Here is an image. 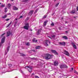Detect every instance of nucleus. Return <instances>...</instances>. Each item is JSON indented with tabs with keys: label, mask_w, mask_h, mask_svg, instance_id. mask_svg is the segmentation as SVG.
Here are the masks:
<instances>
[{
	"label": "nucleus",
	"mask_w": 78,
	"mask_h": 78,
	"mask_svg": "<svg viewBox=\"0 0 78 78\" xmlns=\"http://www.w3.org/2000/svg\"><path fill=\"white\" fill-rule=\"evenodd\" d=\"M48 22V21H46L44 22V26H46L47 25V23Z\"/></svg>",
	"instance_id": "20"
},
{
	"label": "nucleus",
	"mask_w": 78,
	"mask_h": 78,
	"mask_svg": "<svg viewBox=\"0 0 78 78\" xmlns=\"http://www.w3.org/2000/svg\"><path fill=\"white\" fill-rule=\"evenodd\" d=\"M32 41L33 42H37V40H36L35 38H34L33 39Z\"/></svg>",
	"instance_id": "18"
},
{
	"label": "nucleus",
	"mask_w": 78,
	"mask_h": 78,
	"mask_svg": "<svg viewBox=\"0 0 78 78\" xmlns=\"http://www.w3.org/2000/svg\"><path fill=\"white\" fill-rule=\"evenodd\" d=\"M29 1H30V0H23V2H26V3H27V2H28Z\"/></svg>",
	"instance_id": "22"
},
{
	"label": "nucleus",
	"mask_w": 78,
	"mask_h": 78,
	"mask_svg": "<svg viewBox=\"0 0 78 78\" xmlns=\"http://www.w3.org/2000/svg\"><path fill=\"white\" fill-rule=\"evenodd\" d=\"M51 26H54V23H51Z\"/></svg>",
	"instance_id": "35"
},
{
	"label": "nucleus",
	"mask_w": 78,
	"mask_h": 78,
	"mask_svg": "<svg viewBox=\"0 0 78 78\" xmlns=\"http://www.w3.org/2000/svg\"><path fill=\"white\" fill-rule=\"evenodd\" d=\"M28 19H29V17H27V18L26 19V20H28Z\"/></svg>",
	"instance_id": "38"
},
{
	"label": "nucleus",
	"mask_w": 78,
	"mask_h": 78,
	"mask_svg": "<svg viewBox=\"0 0 78 78\" xmlns=\"http://www.w3.org/2000/svg\"><path fill=\"white\" fill-rule=\"evenodd\" d=\"M21 56H25V55L23 53L20 54Z\"/></svg>",
	"instance_id": "28"
},
{
	"label": "nucleus",
	"mask_w": 78,
	"mask_h": 78,
	"mask_svg": "<svg viewBox=\"0 0 78 78\" xmlns=\"http://www.w3.org/2000/svg\"><path fill=\"white\" fill-rule=\"evenodd\" d=\"M59 3H58L57 4L55 5V7H57V6H58V5H59Z\"/></svg>",
	"instance_id": "30"
},
{
	"label": "nucleus",
	"mask_w": 78,
	"mask_h": 78,
	"mask_svg": "<svg viewBox=\"0 0 78 78\" xmlns=\"http://www.w3.org/2000/svg\"><path fill=\"white\" fill-rule=\"evenodd\" d=\"M37 11H38V10L37 9L35 11L34 13H36V12H37Z\"/></svg>",
	"instance_id": "33"
},
{
	"label": "nucleus",
	"mask_w": 78,
	"mask_h": 78,
	"mask_svg": "<svg viewBox=\"0 0 78 78\" xmlns=\"http://www.w3.org/2000/svg\"><path fill=\"white\" fill-rule=\"evenodd\" d=\"M4 12H7V10H5Z\"/></svg>",
	"instance_id": "40"
},
{
	"label": "nucleus",
	"mask_w": 78,
	"mask_h": 78,
	"mask_svg": "<svg viewBox=\"0 0 78 78\" xmlns=\"http://www.w3.org/2000/svg\"><path fill=\"white\" fill-rule=\"evenodd\" d=\"M44 57L45 59L48 60V59H50L52 58H53V55H50L48 54H47L44 55Z\"/></svg>",
	"instance_id": "1"
},
{
	"label": "nucleus",
	"mask_w": 78,
	"mask_h": 78,
	"mask_svg": "<svg viewBox=\"0 0 78 78\" xmlns=\"http://www.w3.org/2000/svg\"><path fill=\"white\" fill-rule=\"evenodd\" d=\"M56 0H55V1Z\"/></svg>",
	"instance_id": "54"
},
{
	"label": "nucleus",
	"mask_w": 78,
	"mask_h": 78,
	"mask_svg": "<svg viewBox=\"0 0 78 78\" xmlns=\"http://www.w3.org/2000/svg\"><path fill=\"white\" fill-rule=\"evenodd\" d=\"M1 4H2V3L0 2V5Z\"/></svg>",
	"instance_id": "53"
},
{
	"label": "nucleus",
	"mask_w": 78,
	"mask_h": 78,
	"mask_svg": "<svg viewBox=\"0 0 78 78\" xmlns=\"http://www.w3.org/2000/svg\"><path fill=\"white\" fill-rule=\"evenodd\" d=\"M33 12H34V10H31L28 13V15L29 16H32L33 15Z\"/></svg>",
	"instance_id": "7"
},
{
	"label": "nucleus",
	"mask_w": 78,
	"mask_h": 78,
	"mask_svg": "<svg viewBox=\"0 0 78 78\" xmlns=\"http://www.w3.org/2000/svg\"><path fill=\"white\" fill-rule=\"evenodd\" d=\"M41 30H42V29H40L39 30H38V32H37V34L38 35L40 34V33L41 32Z\"/></svg>",
	"instance_id": "15"
},
{
	"label": "nucleus",
	"mask_w": 78,
	"mask_h": 78,
	"mask_svg": "<svg viewBox=\"0 0 78 78\" xmlns=\"http://www.w3.org/2000/svg\"><path fill=\"white\" fill-rule=\"evenodd\" d=\"M71 70H73V68H71Z\"/></svg>",
	"instance_id": "44"
},
{
	"label": "nucleus",
	"mask_w": 78,
	"mask_h": 78,
	"mask_svg": "<svg viewBox=\"0 0 78 78\" xmlns=\"http://www.w3.org/2000/svg\"><path fill=\"white\" fill-rule=\"evenodd\" d=\"M9 66L10 67H11L12 66V65H11V64H9Z\"/></svg>",
	"instance_id": "36"
},
{
	"label": "nucleus",
	"mask_w": 78,
	"mask_h": 78,
	"mask_svg": "<svg viewBox=\"0 0 78 78\" xmlns=\"http://www.w3.org/2000/svg\"><path fill=\"white\" fill-rule=\"evenodd\" d=\"M76 9L77 11H78V6L77 7V8Z\"/></svg>",
	"instance_id": "41"
},
{
	"label": "nucleus",
	"mask_w": 78,
	"mask_h": 78,
	"mask_svg": "<svg viewBox=\"0 0 78 78\" xmlns=\"http://www.w3.org/2000/svg\"><path fill=\"white\" fill-rule=\"evenodd\" d=\"M25 69H27L28 71L29 72H31L32 71V69L31 68V66H26L25 67Z\"/></svg>",
	"instance_id": "2"
},
{
	"label": "nucleus",
	"mask_w": 78,
	"mask_h": 78,
	"mask_svg": "<svg viewBox=\"0 0 78 78\" xmlns=\"http://www.w3.org/2000/svg\"><path fill=\"white\" fill-rule=\"evenodd\" d=\"M48 37H49V38H50V39H51V37H50L49 36H48Z\"/></svg>",
	"instance_id": "46"
},
{
	"label": "nucleus",
	"mask_w": 78,
	"mask_h": 78,
	"mask_svg": "<svg viewBox=\"0 0 78 78\" xmlns=\"http://www.w3.org/2000/svg\"><path fill=\"white\" fill-rule=\"evenodd\" d=\"M55 35H52L51 36L52 37H53V38H55Z\"/></svg>",
	"instance_id": "29"
},
{
	"label": "nucleus",
	"mask_w": 78,
	"mask_h": 78,
	"mask_svg": "<svg viewBox=\"0 0 78 78\" xmlns=\"http://www.w3.org/2000/svg\"><path fill=\"white\" fill-rule=\"evenodd\" d=\"M23 17V16H21L20 17V18H22Z\"/></svg>",
	"instance_id": "43"
},
{
	"label": "nucleus",
	"mask_w": 78,
	"mask_h": 78,
	"mask_svg": "<svg viewBox=\"0 0 78 78\" xmlns=\"http://www.w3.org/2000/svg\"><path fill=\"white\" fill-rule=\"evenodd\" d=\"M46 17H47V16H44V17H43V18L45 19Z\"/></svg>",
	"instance_id": "37"
},
{
	"label": "nucleus",
	"mask_w": 78,
	"mask_h": 78,
	"mask_svg": "<svg viewBox=\"0 0 78 78\" xmlns=\"http://www.w3.org/2000/svg\"><path fill=\"white\" fill-rule=\"evenodd\" d=\"M5 37H4L1 40V42L0 43V47L2 45V44L5 42Z\"/></svg>",
	"instance_id": "4"
},
{
	"label": "nucleus",
	"mask_w": 78,
	"mask_h": 78,
	"mask_svg": "<svg viewBox=\"0 0 78 78\" xmlns=\"http://www.w3.org/2000/svg\"><path fill=\"white\" fill-rule=\"evenodd\" d=\"M59 44L62 45H64V46H65V45H66V43L65 42H60L59 43Z\"/></svg>",
	"instance_id": "11"
},
{
	"label": "nucleus",
	"mask_w": 78,
	"mask_h": 78,
	"mask_svg": "<svg viewBox=\"0 0 78 78\" xmlns=\"http://www.w3.org/2000/svg\"><path fill=\"white\" fill-rule=\"evenodd\" d=\"M65 68L66 69H68V66L66 65H64V68Z\"/></svg>",
	"instance_id": "25"
},
{
	"label": "nucleus",
	"mask_w": 78,
	"mask_h": 78,
	"mask_svg": "<svg viewBox=\"0 0 78 78\" xmlns=\"http://www.w3.org/2000/svg\"><path fill=\"white\" fill-rule=\"evenodd\" d=\"M5 7V5H2L1 6V7Z\"/></svg>",
	"instance_id": "34"
},
{
	"label": "nucleus",
	"mask_w": 78,
	"mask_h": 78,
	"mask_svg": "<svg viewBox=\"0 0 78 78\" xmlns=\"http://www.w3.org/2000/svg\"><path fill=\"white\" fill-rule=\"evenodd\" d=\"M12 2H13V1H14V0H11Z\"/></svg>",
	"instance_id": "51"
},
{
	"label": "nucleus",
	"mask_w": 78,
	"mask_h": 78,
	"mask_svg": "<svg viewBox=\"0 0 78 78\" xmlns=\"http://www.w3.org/2000/svg\"><path fill=\"white\" fill-rule=\"evenodd\" d=\"M7 8H8L9 9H10V8H11V4L9 3L7 5Z\"/></svg>",
	"instance_id": "12"
},
{
	"label": "nucleus",
	"mask_w": 78,
	"mask_h": 78,
	"mask_svg": "<svg viewBox=\"0 0 78 78\" xmlns=\"http://www.w3.org/2000/svg\"><path fill=\"white\" fill-rule=\"evenodd\" d=\"M64 64H62L59 65L60 69H64Z\"/></svg>",
	"instance_id": "14"
},
{
	"label": "nucleus",
	"mask_w": 78,
	"mask_h": 78,
	"mask_svg": "<svg viewBox=\"0 0 78 78\" xmlns=\"http://www.w3.org/2000/svg\"><path fill=\"white\" fill-rule=\"evenodd\" d=\"M15 20H17V19H15Z\"/></svg>",
	"instance_id": "50"
},
{
	"label": "nucleus",
	"mask_w": 78,
	"mask_h": 78,
	"mask_svg": "<svg viewBox=\"0 0 78 78\" xmlns=\"http://www.w3.org/2000/svg\"><path fill=\"white\" fill-rule=\"evenodd\" d=\"M40 48H41V46H36L35 47L36 49H39Z\"/></svg>",
	"instance_id": "24"
},
{
	"label": "nucleus",
	"mask_w": 78,
	"mask_h": 78,
	"mask_svg": "<svg viewBox=\"0 0 78 78\" xmlns=\"http://www.w3.org/2000/svg\"><path fill=\"white\" fill-rule=\"evenodd\" d=\"M33 51H34V52H35V51H35V50L33 49L32 50Z\"/></svg>",
	"instance_id": "42"
},
{
	"label": "nucleus",
	"mask_w": 78,
	"mask_h": 78,
	"mask_svg": "<svg viewBox=\"0 0 78 78\" xmlns=\"http://www.w3.org/2000/svg\"><path fill=\"white\" fill-rule=\"evenodd\" d=\"M6 17H7V15H5L4 16H2V18H3V19H5Z\"/></svg>",
	"instance_id": "26"
},
{
	"label": "nucleus",
	"mask_w": 78,
	"mask_h": 78,
	"mask_svg": "<svg viewBox=\"0 0 78 78\" xmlns=\"http://www.w3.org/2000/svg\"><path fill=\"white\" fill-rule=\"evenodd\" d=\"M70 13H72V14H75V10H73L70 12Z\"/></svg>",
	"instance_id": "17"
},
{
	"label": "nucleus",
	"mask_w": 78,
	"mask_h": 78,
	"mask_svg": "<svg viewBox=\"0 0 78 78\" xmlns=\"http://www.w3.org/2000/svg\"><path fill=\"white\" fill-rule=\"evenodd\" d=\"M64 54L66 55H67V56H70V54H69V53L68 51L66 50H64Z\"/></svg>",
	"instance_id": "5"
},
{
	"label": "nucleus",
	"mask_w": 78,
	"mask_h": 78,
	"mask_svg": "<svg viewBox=\"0 0 78 78\" xmlns=\"http://www.w3.org/2000/svg\"><path fill=\"white\" fill-rule=\"evenodd\" d=\"M11 23H12V21H11L10 23L7 26H6V28H8V27H9V26L11 24Z\"/></svg>",
	"instance_id": "21"
},
{
	"label": "nucleus",
	"mask_w": 78,
	"mask_h": 78,
	"mask_svg": "<svg viewBox=\"0 0 78 78\" xmlns=\"http://www.w3.org/2000/svg\"><path fill=\"white\" fill-rule=\"evenodd\" d=\"M74 73H76V74H78V73L76 71V70H74Z\"/></svg>",
	"instance_id": "32"
},
{
	"label": "nucleus",
	"mask_w": 78,
	"mask_h": 78,
	"mask_svg": "<svg viewBox=\"0 0 78 78\" xmlns=\"http://www.w3.org/2000/svg\"><path fill=\"white\" fill-rule=\"evenodd\" d=\"M66 33H67V31H66Z\"/></svg>",
	"instance_id": "52"
},
{
	"label": "nucleus",
	"mask_w": 78,
	"mask_h": 78,
	"mask_svg": "<svg viewBox=\"0 0 78 78\" xmlns=\"http://www.w3.org/2000/svg\"><path fill=\"white\" fill-rule=\"evenodd\" d=\"M9 20H10V19H7L5 20V21H9Z\"/></svg>",
	"instance_id": "31"
},
{
	"label": "nucleus",
	"mask_w": 78,
	"mask_h": 78,
	"mask_svg": "<svg viewBox=\"0 0 78 78\" xmlns=\"http://www.w3.org/2000/svg\"><path fill=\"white\" fill-rule=\"evenodd\" d=\"M63 38H64V39H65L66 40L68 39V37H67L66 36H64L63 37Z\"/></svg>",
	"instance_id": "23"
},
{
	"label": "nucleus",
	"mask_w": 78,
	"mask_h": 78,
	"mask_svg": "<svg viewBox=\"0 0 78 78\" xmlns=\"http://www.w3.org/2000/svg\"><path fill=\"white\" fill-rule=\"evenodd\" d=\"M26 45H27V46H29L30 45V43L29 42H26Z\"/></svg>",
	"instance_id": "27"
},
{
	"label": "nucleus",
	"mask_w": 78,
	"mask_h": 78,
	"mask_svg": "<svg viewBox=\"0 0 78 78\" xmlns=\"http://www.w3.org/2000/svg\"><path fill=\"white\" fill-rule=\"evenodd\" d=\"M5 33H4L2 34V36H3L5 35Z\"/></svg>",
	"instance_id": "39"
},
{
	"label": "nucleus",
	"mask_w": 78,
	"mask_h": 78,
	"mask_svg": "<svg viewBox=\"0 0 78 78\" xmlns=\"http://www.w3.org/2000/svg\"><path fill=\"white\" fill-rule=\"evenodd\" d=\"M9 46H8V47L7 48V51H5V55H6V54H7V53H8V51H9Z\"/></svg>",
	"instance_id": "13"
},
{
	"label": "nucleus",
	"mask_w": 78,
	"mask_h": 78,
	"mask_svg": "<svg viewBox=\"0 0 78 78\" xmlns=\"http://www.w3.org/2000/svg\"><path fill=\"white\" fill-rule=\"evenodd\" d=\"M74 19H76V17H74Z\"/></svg>",
	"instance_id": "47"
},
{
	"label": "nucleus",
	"mask_w": 78,
	"mask_h": 78,
	"mask_svg": "<svg viewBox=\"0 0 78 78\" xmlns=\"http://www.w3.org/2000/svg\"><path fill=\"white\" fill-rule=\"evenodd\" d=\"M11 35V31H8L7 33L6 37H8V36H9Z\"/></svg>",
	"instance_id": "9"
},
{
	"label": "nucleus",
	"mask_w": 78,
	"mask_h": 78,
	"mask_svg": "<svg viewBox=\"0 0 78 78\" xmlns=\"http://www.w3.org/2000/svg\"><path fill=\"white\" fill-rule=\"evenodd\" d=\"M54 14H55V13H53L52 14V16H53V15H54Z\"/></svg>",
	"instance_id": "48"
},
{
	"label": "nucleus",
	"mask_w": 78,
	"mask_h": 78,
	"mask_svg": "<svg viewBox=\"0 0 78 78\" xmlns=\"http://www.w3.org/2000/svg\"><path fill=\"white\" fill-rule=\"evenodd\" d=\"M29 27H30L29 23H27L25 24V26L24 27V29H25V30H28Z\"/></svg>",
	"instance_id": "3"
},
{
	"label": "nucleus",
	"mask_w": 78,
	"mask_h": 78,
	"mask_svg": "<svg viewBox=\"0 0 78 78\" xmlns=\"http://www.w3.org/2000/svg\"><path fill=\"white\" fill-rule=\"evenodd\" d=\"M50 44V41H49L48 40L46 41H45V45L46 46H48V44Z\"/></svg>",
	"instance_id": "6"
},
{
	"label": "nucleus",
	"mask_w": 78,
	"mask_h": 78,
	"mask_svg": "<svg viewBox=\"0 0 78 78\" xmlns=\"http://www.w3.org/2000/svg\"><path fill=\"white\" fill-rule=\"evenodd\" d=\"M7 9V8H5V10H6Z\"/></svg>",
	"instance_id": "45"
},
{
	"label": "nucleus",
	"mask_w": 78,
	"mask_h": 78,
	"mask_svg": "<svg viewBox=\"0 0 78 78\" xmlns=\"http://www.w3.org/2000/svg\"><path fill=\"white\" fill-rule=\"evenodd\" d=\"M73 47L74 48H75V49H76V45L75 44H73Z\"/></svg>",
	"instance_id": "19"
},
{
	"label": "nucleus",
	"mask_w": 78,
	"mask_h": 78,
	"mask_svg": "<svg viewBox=\"0 0 78 78\" xmlns=\"http://www.w3.org/2000/svg\"><path fill=\"white\" fill-rule=\"evenodd\" d=\"M13 10H17L18 9V8L15 6H13Z\"/></svg>",
	"instance_id": "16"
},
{
	"label": "nucleus",
	"mask_w": 78,
	"mask_h": 78,
	"mask_svg": "<svg viewBox=\"0 0 78 78\" xmlns=\"http://www.w3.org/2000/svg\"><path fill=\"white\" fill-rule=\"evenodd\" d=\"M32 75H34V73H33Z\"/></svg>",
	"instance_id": "49"
},
{
	"label": "nucleus",
	"mask_w": 78,
	"mask_h": 78,
	"mask_svg": "<svg viewBox=\"0 0 78 78\" xmlns=\"http://www.w3.org/2000/svg\"><path fill=\"white\" fill-rule=\"evenodd\" d=\"M51 51L52 52V53H54L55 55H58V52H56V51L55 50H51Z\"/></svg>",
	"instance_id": "8"
},
{
	"label": "nucleus",
	"mask_w": 78,
	"mask_h": 78,
	"mask_svg": "<svg viewBox=\"0 0 78 78\" xmlns=\"http://www.w3.org/2000/svg\"><path fill=\"white\" fill-rule=\"evenodd\" d=\"M54 66H58V61H55L54 62Z\"/></svg>",
	"instance_id": "10"
}]
</instances>
